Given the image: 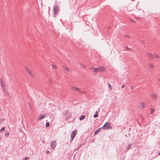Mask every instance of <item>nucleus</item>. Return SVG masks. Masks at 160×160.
I'll return each instance as SVG.
<instances>
[{"instance_id": "4", "label": "nucleus", "mask_w": 160, "mask_h": 160, "mask_svg": "<svg viewBox=\"0 0 160 160\" xmlns=\"http://www.w3.org/2000/svg\"><path fill=\"white\" fill-rule=\"evenodd\" d=\"M58 10V6L57 4H55L53 7V13L55 15Z\"/></svg>"}, {"instance_id": "29", "label": "nucleus", "mask_w": 160, "mask_h": 160, "mask_svg": "<svg viewBox=\"0 0 160 160\" xmlns=\"http://www.w3.org/2000/svg\"><path fill=\"white\" fill-rule=\"evenodd\" d=\"M6 94H7V95L8 96H9V95H10V94H9L8 92H7L6 93Z\"/></svg>"}, {"instance_id": "14", "label": "nucleus", "mask_w": 160, "mask_h": 160, "mask_svg": "<svg viewBox=\"0 0 160 160\" xmlns=\"http://www.w3.org/2000/svg\"><path fill=\"white\" fill-rule=\"evenodd\" d=\"M98 112H96L95 114L93 115V117L94 118H97L98 116Z\"/></svg>"}, {"instance_id": "19", "label": "nucleus", "mask_w": 160, "mask_h": 160, "mask_svg": "<svg viewBox=\"0 0 160 160\" xmlns=\"http://www.w3.org/2000/svg\"><path fill=\"white\" fill-rule=\"evenodd\" d=\"M154 111V109L153 108H151L150 110V113L152 114Z\"/></svg>"}, {"instance_id": "22", "label": "nucleus", "mask_w": 160, "mask_h": 160, "mask_svg": "<svg viewBox=\"0 0 160 160\" xmlns=\"http://www.w3.org/2000/svg\"><path fill=\"white\" fill-rule=\"evenodd\" d=\"M154 56L156 58H159V56L157 54H155Z\"/></svg>"}, {"instance_id": "9", "label": "nucleus", "mask_w": 160, "mask_h": 160, "mask_svg": "<svg viewBox=\"0 0 160 160\" xmlns=\"http://www.w3.org/2000/svg\"><path fill=\"white\" fill-rule=\"evenodd\" d=\"M71 88H72V90L74 91L77 90L78 92L81 91L79 89V88H77L76 87H73V86H72L71 87Z\"/></svg>"}, {"instance_id": "30", "label": "nucleus", "mask_w": 160, "mask_h": 160, "mask_svg": "<svg viewBox=\"0 0 160 160\" xmlns=\"http://www.w3.org/2000/svg\"><path fill=\"white\" fill-rule=\"evenodd\" d=\"M29 158L28 157H26L25 158L23 159L24 160H27L28 158Z\"/></svg>"}, {"instance_id": "38", "label": "nucleus", "mask_w": 160, "mask_h": 160, "mask_svg": "<svg viewBox=\"0 0 160 160\" xmlns=\"http://www.w3.org/2000/svg\"><path fill=\"white\" fill-rule=\"evenodd\" d=\"M132 22H134V21L133 20H132Z\"/></svg>"}, {"instance_id": "1", "label": "nucleus", "mask_w": 160, "mask_h": 160, "mask_svg": "<svg viewBox=\"0 0 160 160\" xmlns=\"http://www.w3.org/2000/svg\"><path fill=\"white\" fill-rule=\"evenodd\" d=\"M110 123L109 122H106L102 127V128L104 129H111L112 128L110 125Z\"/></svg>"}, {"instance_id": "13", "label": "nucleus", "mask_w": 160, "mask_h": 160, "mask_svg": "<svg viewBox=\"0 0 160 160\" xmlns=\"http://www.w3.org/2000/svg\"><path fill=\"white\" fill-rule=\"evenodd\" d=\"M100 132V128L97 129L94 132V135L97 134L99 132Z\"/></svg>"}, {"instance_id": "26", "label": "nucleus", "mask_w": 160, "mask_h": 160, "mask_svg": "<svg viewBox=\"0 0 160 160\" xmlns=\"http://www.w3.org/2000/svg\"><path fill=\"white\" fill-rule=\"evenodd\" d=\"M108 86H109V88H110V89L111 90H112V87H111V85H110V84L109 83L108 84Z\"/></svg>"}, {"instance_id": "41", "label": "nucleus", "mask_w": 160, "mask_h": 160, "mask_svg": "<svg viewBox=\"0 0 160 160\" xmlns=\"http://www.w3.org/2000/svg\"><path fill=\"white\" fill-rule=\"evenodd\" d=\"M22 160H24V159H23Z\"/></svg>"}, {"instance_id": "34", "label": "nucleus", "mask_w": 160, "mask_h": 160, "mask_svg": "<svg viewBox=\"0 0 160 160\" xmlns=\"http://www.w3.org/2000/svg\"><path fill=\"white\" fill-rule=\"evenodd\" d=\"M81 93H85V92H83V91H82V92H81Z\"/></svg>"}, {"instance_id": "20", "label": "nucleus", "mask_w": 160, "mask_h": 160, "mask_svg": "<svg viewBox=\"0 0 160 160\" xmlns=\"http://www.w3.org/2000/svg\"><path fill=\"white\" fill-rule=\"evenodd\" d=\"M63 69L65 70H67V71H68V68L67 67H65V66H64L63 67Z\"/></svg>"}, {"instance_id": "2", "label": "nucleus", "mask_w": 160, "mask_h": 160, "mask_svg": "<svg viewBox=\"0 0 160 160\" xmlns=\"http://www.w3.org/2000/svg\"><path fill=\"white\" fill-rule=\"evenodd\" d=\"M77 131V130H75L73 131L71 133V140H70V142H72V141L73 140L75 137L76 136Z\"/></svg>"}, {"instance_id": "23", "label": "nucleus", "mask_w": 160, "mask_h": 160, "mask_svg": "<svg viewBox=\"0 0 160 160\" xmlns=\"http://www.w3.org/2000/svg\"><path fill=\"white\" fill-rule=\"evenodd\" d=\"M4 134H5V136L8 135H9V132H5V133Z\"/></svg>"}, {"instance_id": "17", "label": "nucleus", "mask_w": 160, "mask_h": 160, "mask_svg": "<svg viewBox=\"0 0 160 160\" xmlns=\"http://www.w3.org/2000/svg\"><path fill=\"white\" fill-rule=\"evenodd\" d=\"M50 125V123L49 122H47L46 124V127H47L49 126Z\"/></svg>"}, {"instance_id": "16", "label": "nucleus", "mask_w": 160, "mask_h": 160, "mask_svg": "<svg viewBox=\"0 0 160 160\" xmlns=\"http://www.w3.org/2000/svg\"><path fill=\"white\" fill-rule=\"evenodd\" d=\"M132 146V145L131 144H128V146L127 147V149L128 150L129 149L131 148Z\"/></svg>"}, {"instance_id": "28", "label": "nucleus", "mask_w": 160, "mask_h": 160, "mask_svg": "<svg viewBox=\"0 0 160 160\" xmlns=\"http://www.w3.org/2000/svg\"><path fill=\"white\" fill-rule=\"evenodd\" d=\"M52 67H53V68H56V65H52Z\"/></svg>"}, {"instance_id": "33", "label": "nucleus", "mask_w": 160, "mask_h": 160, "mask_svg": "<svg viewBox=\"0 0 160 160\" xmlns=\"http://www.w3.org/2000/svg\"><path fill=\"white\" fill-rule=\"evenodd\" d=\"M124 87V85H123L122 86V88H123Z\"/></svg>"}, {"instance_id": "31", "label": "nucleus", "mask_w": 160, "mask_h": 160, "mask_svg": "<svg viewBox=\"0 0 160 160\" xmlns=\"http://www.w3.org/2000/svg\"><path fill=\"white\" fill-rule=\"evenodd\" d=\"M100 68H101V70H103V68H102V67H101Z\"/></svg>"}, {"instance_id": "42", "label": "nucleus", "mask_w": 160, "mask_h": 160, "mask_svg": "<svg viewBox=\"0 0 160 160\" xmlns=\"http://www.w3.org/2000/svg\"><path fill=\"white\" fill-rule=\"evenodd\" d=\"M159 81L160 82V79H159Z\"/></svg>"}, {"instance_id": "3", "label": "nucleus", "mask_w": 160, "mask_h": 160, "mask_svg": "<svg viewBox=\"0 0 160 160\" xmlns=\"http://www.w3.org/2000/svg\"><path fill=\"white\" fill-rule=\"evenodd\" d=\"M25 69L31 77H34V75L32 73V72H31V69L29 68L26 66L25 67Z\"/></svg>"}, {"instance_id": "12", "label": "nucleus", "mask_w": 160, "mask_h": 160, "mask_svg": "<svg viewBox=\"0 0 160 160\" xmlns=\"http://www.w3.org/2000/svg\"><path fill=\"white\" fill-rule=\"evenodd\" d=\"M1 84L3 88L5 86V84L2 80H1Z\"/></svg>"}, {"instance_id": "6", "label": "nucleus", "mask_w": 160, "mask_h": 160, "mask_svg": "<svg viewBox=\"0 0 160 160\" xmlns=\"http://www.w3.org/2000/svg\"><path fill=\"white\" fill-rule=\"evenodd\" d=\"M90 68L91 69H93L94 70V72H99L100 70V68H94L93 67H90Z\"/></svg>"}, {"instance_id": "24", "label": "nucleus", "mask_w": 160, "mask_h": 160, "mask_svg": "<svg viewBox=\"0 0 160 160\" xmlns=\"http://www.w3.org/2000/svg\"><path fill=\"white\" fill-rule=\"evenodd\" d=\"M124 37L125 38H130L129 36L127 35H125Z\"/></svg>"}, {"instance_id": "35", "label": "nucleus", "mask_w": 160, "mask_h": 160, "mask_svg": "<svg viewBox=\"0 0 160 160\" xmlns=\"http://www.w3.org/2000/svg\"><path fill=\"white\" fill-rule=\"evenodd\" d=\"M49 81H50V82L51 83H52L51 81V80L50 79H49Z\"/></svg>"}, {"instance_id": "40", "label": "nucleus", "mask_w": 160, "mask_h": 160, "mask_svg": "<svg viewBox=\"0 0 160 160\" xmlns=\"http://www.w3.org/2000/svg\"><path fill=\"white\" fill-rule=\"evenodd\" d=\"M131 88L132 89V87H131Z\"/></svg>"}, {"instance_id": "21", "label": "nucleus", "mask_w": 160, "mask_h": 160, "mask_svg": "<svg viewBox=\"0 0 160 160\" xmlns=\"http://www.w3.org/2000/svg\"><path fill=\"white\" fill-rule=\"evenodd\" d=\"M3 90H4V92H5V93H6L7 92H8L7 90H6V88H5L4 87H3Z\"/></svg>"}, {"instance_id": "25", "label": "nucleus", "mask_w": 160, "mask_h": 160, "mask_svg": "<svg viewBox=\"0 0 160 160\" xmlns=\"http://www.w3.org/2000/svg\"><path fill=\"white\" fill-rule=\"evenodd\" d=\"M5 128L4 127H3L2 128H1V130H0V131L1 132H2V131L4 130V129H5Z\"/></svg>"}, {"instance_id": "27", "label": "nucleus", "mask_w": 160, "mask_h": 160, "mask_svg": "<svg viewBox=\"0 0 160 160\" xmlns=\"http://www.w3.org/2000/svg\"><path fill=\"white\" fill-rule=\"evenodd\" d=\"M46 153L47 154H48L50 153V152L48 150H46Z\"/></svg>"}, {"instance_id": "18", "label": "nucleus", "mask_w": 160, "mask_h": 160, "mask_svg": "<svg viewBox=\"0 0 160 160\" xmlns=\"http://www.w3.org/2000/svg\"><path fill=\"white\" fill-rule=\"evenodd\" d=\"M149 67L150 68H153V65L152 64H149Z\"/></svg>"}, {"instance_id": "32", "label": "nucleus", "mask_w": 160, "mask_h": 160, "mask_svg": "<svg viewBox=\"0 0 160 160\" xmlns=\"http://www.w3.org/2000/svg\"><path fill=\"white\" fill-rule=\"evenodd\" d=\"M22 129H20V130H19V132H22Z\"/></svg>"}, {"instance_id": "10", "label": "nucleus", "mask_w": 160, "mask_h": 160, "mask_svg": "<svg viewBox=\"0 0 160 160\" xmlns=\"http://www.w3.org/2000/svg\"><path fill=\"white\" fill-rule=\"evenodd\" d=\"M148 57L151 60L153 59L154 58L153 56L151 53H148Z\"/></svg>"}, {"instance_id": "39", "label": "nucleus", "mask_w": 160, "mask_h": 160, "mask_svg": "<svg viewBox=\"0 0 160 160\" xmlns=\"http://www.w3.org/2000/svg\"><path fill=\"white\" fill-rule=\"evenodd\" d=\"M82 67H85V66H84V65H82Z\"/></svg>"}, {"instance_id": "8", "label": "nucleus", "mask_w": 160, "mask_h": 160, "mask_svg": "<svg viewBox=\"0 0 160 160\" xmlns=\"http://www.w3.org/2000/svg\"><path fill=\"white\" fill-rule=\"evenodd\" d=\"M151 97L152 98L155 99L157 98V95L156 93H152L151 94Z\"/></svg>"}, {"instance_id": "11", "label": "nucleus", "mask_w": 160, "mask_h": 160, "mask_svg": "<svg viewBox=\"0 0 160 160\" xmlns=\"http://www.w3.org/2000/svg\"><path fill=\"white\" fill-rule=\"evenodd\" d=\"M85 118V116L84 115H82L79 117V119L80 120H82L84 119Z\"/></svg>"}, {"instance_id": "36", "label": "nucleus", "mask_w": 160, "mask_h": 160, "mask_svg": "<svg viewBox=\"0 0 160 160\" xmlns=\"http://www.w3.org/2000/svg\"><path fill=\"white\" fill-rule=\"evenodd\" d=\"M126 48H127V49H129V48L128 47H126Z\"/></svg>"}, {"instance_id": "7", "label": "nucleus", "mask_w": 160, "mask_h": 160, "mask_svg": "<svg viewBox=\"0 0 160 160\" xmlns=\"http://www.w3.org/2000/svg\"><path fill=\"white\" fill-rule=\"evenodd\" d=\"M46 114H42L39 115L38 118V120H41L45 118L46 116Z\"/></svg>"}, {"instance_id": "5", "label": "nucleus", "mask_w": 160, "mask_h": 160, "mask_svg": "<svg viewBox=\"0 0 160 160\" xmlns=\"http://www.w3.org/2000/svg\"><path fill=\"white\" fill-rule=\"evenodd\" d=\"M50 146L52 149H54L57 146V143L55 141L51 142Z\"/></svg>"}, {"instance_id": "15", "label": "nucleus", "mask_w": 160, "mask_h": 160, "mask_svg": "<svg viewBox=\"0 0 160 160\" xmlns=\"http://www.w3.org/2000/svg\"><path fill=\"white\" fill-rule=\"evenodd\" d=\"M141 108H144V103L143 102H142L141 103Z\"/></svg>"}, {"instance_id": "37", "label": "nucleus", "mask_w": 160, "mask_h": 160, "mask_svg": "<svg viewBox=\"0 0 160 160\" xmlns=\"http://www.w3.org/2000/svg\"><path fill=\"white\" fill-rule=\"evenodd\" d=\"M158 154L159 155H160V152H159Z\"/></svg>"}]
</instances>
